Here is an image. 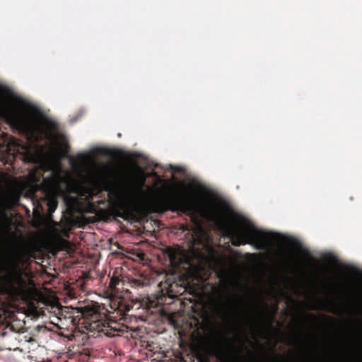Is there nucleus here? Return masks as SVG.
Instances as JSON below:
<instances>
[{
	"instance_id": "f257e3e1",
	"label": "nucleus",
	"mask_w": 362,
	"mask_h": 362,
	"mask_svg": "<svg viewBox=\"0 0 362 362\" xmlns=\"http://www.w3.org/2000/svg\"><path fill=\"white\" fill-rule=\"evenodd\" d=\"M0 116L8 124L21 134L33 136L35 134L45 135L54 146L51 153H45L42 148L35 150L13 141V146H6L8 156L18 153L25 163H32L35 167L29 171L26 185L33 192L42 191L47 199L48 211L52 214L57 207L58 196L64 193V185L72 187L79 195L86 192L84 185L95 187L108 175L106 165L93 163L88 165L90 156L80 153L78 164L71 157L69 161L76 172L79 180L71 183L70 173L63 169L61 158L68 153L66 136L55 131V124L35 105L15 95L8 88L0 85Z\"/></svg>"
},
{
	"instance_id": "6e6552de",
	"label": "nucleus",
	"mask_w": 362,
	"mask_h": 362,
	"mask_svg": "<svg viewBox=\"0 0 362 362\" xmlns=\"http://www.w3.org/2000/svg\"><path fill=\"white\" fill-rule=\"evenodd\" d=\"M329 351H335V349H334L331 348V349H329Z\"/></svg>"
},
{
	"instance_id": "7ed1b4c3",
	"label": "nucleus",
	"mask_w": 362,
	"mask_h": 362,
	"mask_svg": "<svg viewBox=\"0 0 362 362\" xmlns=\"http://www.w3.org/2000/svg\"><path fill=\"white\" fill-rule=\"evenodd\" d=\"M132 167L137 177V183L136 185H129L130 194L132 197H134L139 196H145L146 194V191L148 190V187H146V189H144L146 179V174L136 163H133L132 164Z\"/></svg>"
},
{
	"instance_id": "0eeeda50",
	"label": "nucleus",
	"mask_w": 362,
	"mask_h": 362,
	"mask_svg": "<svg viewBox=\"0 0 362 362\" xmlns=\"http://www.w3.org/2000/svg\"><path fill=\"white\" fill-rule=\"evenodd\" d=\"M320 307V305L318 304H315L312 306V309L313 310H315V309H317L318 308Z\"/></svg>"
},
{
	"instance_id": "9d476101",
	"label": "nucleus",
	"mask_w": 362,
	"mask_h": 362,
	"mask_svg": "<svg viewBox=\"0 0 362 362\" xmlns=\"http://www.w3.org/2000/svg\"><path fill=\"white\" fill-rule=\"evenodd\" d=\"M134 156H136V157H139V154H135V155H134Z\"/></svg>"
},
{
	"instance_id": "423d86ee",
	"label": "nucleus",
	"mask_w": 362,
	"mask_h": 362,
	"mask_svg": "<svg viewBox=\"0 0 362 362\" xmlns=\"http://www.w3.org/2000/svg\"><path fill=\"white\" fill-rule=\"evenodd\" d=\"M170 202L168 200H165L161 205V209L164 211L167 210L169 208Z\"/></svg>"
},
{
	"instance_id": "39448f33",
	"label": "nucleus",
	"mask_w": 362,
	"mask_h": 362,
	"mask_svg": "<svg viewBox=\"0 0 362 362\" xmlns=\"http://www.w3.org/2000/svg\"><path fill=\"white\" fill-rule=\"evenodd\" d=\"M93 153L110 154V150L105 148H96L93 149Z\"/></svg>"
},
{
	"instance_id": "1a4fd4ad",
	"label": "nucleus",
	"mask_w": 362,
	"mask_h": 362,
	"mask_svg": "<svg viewBox=\"0 0 362 362\" xmlns=\"http://www.w3.org/2000/svg\"><path fill=\"white\" fill-rule=\"evenodd\" d=\"M176 170L177 171H180L181 170V168H176Z\"/></svg>"
},
{
	"instance_id": "20e7f679",
	"label": "nucleus",
	"mask_w": 362,
	"mask_h": 362,
	"mask_svg": "<svg viewBox=\"0 0 362 362\" xmlns=\"http://www.w3.org/2000/svg\"><path fill=\"white\" fill-rule=\"evenodd\" d=\"M168 257L170 263L174 265L180 264L185 259L182 251L180 248L169 250Z\"/></svg>"
},
{
	"instance_id": "f03ea898",
	"label": "nucleus",
	"mask_w": 362,
	"mask_h": 362,
	"mask_svg": "<svg viewBox=\"0 0 362 362\" xmlns=\"http://www.w3.org/2000/svg\"><path fill=\"white\" fill-rule=\"evenodd\" d=\"M223 211L219 204H213L205 212L206 216L219 226L224 235L231 240L235 246L249 244L257 250L267 251L276 245H295L293 239L259 229L249 218L240 214L228 213L227 221L222 220L220 214Z\"/></svg>"
}]
</instances>
